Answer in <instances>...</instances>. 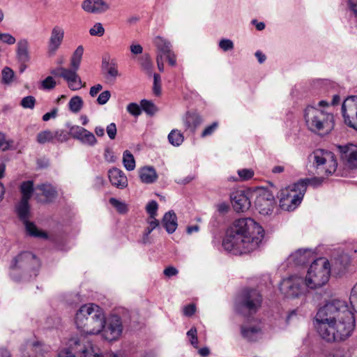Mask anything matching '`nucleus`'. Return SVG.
Segmentation results:
<instances>
[{"label": "nucleus", "instance_id": "27", "mask_svg": "<svg viewBox=\"0 0 357 357\" xmlns=\"http://www.w3.org/2000/svg\"><path fill=\"white\" fill-rule=\"evenodd\" d=\"M313 259V252L310 249H298L289 256V260L297 266H303Z\"/></svg>", "mask_w": 357, "mask_h": 357}, {"label": "nucleus", "instance_id": "14", "mask_svg": "<svg viewBox=\"0 0 357 357\" xmlns=\"http://www.w3.org/2000/svg\"><path fill=\"white\" fill-rule=\"evenodd\" d=\"M341 110L344 123L357 131V96L347 98L342 105Z\"/></svg>", "mask_w": 357, "mask_h": 357}, {"label": "nucleus", "instance_id": "13", "mask_svg": "<svg viewBox=\"0 0 357 357\" xmlns=\"http://www.w3.org/2000/svg\"><path fill=\"white\" fill-rule=\"evenodd\" d=\"M313 158L317 169H324L326 176L335 172L337 163L331 152L324 149H317L313 152Z\"/></svg>", "mask_w": 357, "mask_h": 357}, {"label": "nucleus", "instance_id": "7", "mask_svg": "<svg viewBox=\"0 0 357 357\" xmlns=\"http://www.w3.org/2000/svg\"><path fill=\"white\" fill-rule=\"evenodd\" d=\"M330 274L331 266L328 259L322 257L313 259L305 279V285L312 289L319 288L326 284Z\"/></svg>", "mask_w": 357, "mask_h": 357}, {"label": "nucleus", "instance_id": "6", "mask_svg": "<svg viewBox=\"0 0 357 357\" xmlns=\"http://www.w3.org/2000/svg\"><path fill=\"white\" fill-rule=\"evenodd\" d=\"M320 337L326 342L342 341L349 337L354 328V322L314 323Z\"/></svg>", "mask_w": 357, "mask_h": 357}, {"label": "nucleus", "instance_id": "33", "mask_svg": "<svg viewBox=\"0 0 357 357\" xmlns=\"http://www.w3.org/2000/svg\"><path fill=\"white\" fill-rule=\"evenodd\" d=\"M84 47L82 45L78 46L73 52L70 59L71 68H74L75 70L79 69L82 59Z\"/></svg>", "mask_w": 357, "mask_h": 357}, {"label": "nucleus", "instance_id": "32", "mask_svg": "<svg viewBox=\"0 0 357 357\" xmlns=\"http://www.w3.org/2000/svg\"><path fill=\"white\" fill-rule=\"evenodd\" d=\"M169 142L174 146H179L184 141L183 133L177 130L173 129L167 136Z\"/></svg>", "mask_w": 357, "mask_h": 357}, {"label": "nucleus", "instance_id": "41", "mask_svg": "<svg viewBox=\"0 0 357 357\" xmlns=\"http://www.w3.org/2000/svg\"><path fill=\"white\" fill-rule=\"evenodd\" d=\"M158 208V204L155 200H151L147 204L146 210V212L149 214L150 219H156L155 217L157 215Z\"/></svg>", "mask_w": 357, "mask_h": 357}, {"label": "nucleus", "instance_id": "4", "mask_svg": "<svg viewBox=\"0 0 357 357\" xmlns=\"http://www.w3.org/2000/svg\"><path fill=\"white\" fill-rule=\"evenodd\" d=\"M40 267L39 259L31 252H22L12 261L11 278L17 282L36 277Z\"/></svg>", "mask_w": 357, "mask_h": 357}, {"label": "nucleus", "instance_id": "37", "mask_svg": "<svg viewBox=\"0 0 357 357\" xmlns=\"http://www.w3.org/2000/svg\"><path fill=\"white\" fill-rule=\"evenodd\" d=\"M141 107L142 110L151 116L154 115L158 111V109L153 102L146 99L141 100Z\"/></svg>", "mask_w": 357, "mask_h": 357}, {"label": "nucleus", "instance_id": "63", "mask_svg": "<svg viewBox=\"0 0 357 357\" xmlns=\"http://www.w3.org/2000/svg\"><path fill=\"white\" fill-rule=\"evenodd\" d=\"M57 112L58 109L54 108L51 112H47L43 116V120L44 121H47L52 118H55L57 115Z\"/></svg>", "mask_w": 357, "mask_h": 357}, {"label": "nucleus", "instance_id": "2", "mask_svg": "<svg viewBox=\"0 0 357 357\" xmlns=\"http://www.w3.org/2000/svg\"><path fill=\"white\" fill-rule=\"evenodd\" d=\"M104 312L98 305L93 303L82 305L77 311L75 323L77 328L83 334L97 335L102 328Z\"/></svg>", "mask_w": 357, "mask_h": 357}, {"label": "nucleus", "instance_id": "36", "mask_svg": "<svg viewBox=\"0 0 357 357\" xmlns=\"http://www.w3.org/2000/svg\"><path fill=\"white\" fill-rule=\"evenodd\" d=\"M123 163L128 171H132L135 168V160L134 156L128 150L123 152Z\"/></svg>", "mask_w": 357, "mask_h": 357}, {"label": "nucleus", "instance_id": "21", "mask_svg": "<svg viewBox=\"0 0 357 357\" xmlns=\"http://www.w3.org/2000/svg\"><path fill=\"white\" fill-rule=\"evenodd\" d=\"M64 37V30L59 26L53 27L48 44L50 55H54L61 46Z\"/></svg>", "mask_w": 357, "mask_h": 357}, {"label": "nucleus", "instance_id": "55", "mask_svg": "<svg viewBox=\"0 0 357 357\" xmlns=\"http://www.w3.org/2000/svg\"><path fill=\"white\" fill-rule=\"evenodd\" d=\"M218 128V123L213 122L210 126H208L202 132V137H204L211 135Z\"/></svg>", "mask_w": 357, "mask_h": 357}, {"label": "nucleus", "instance_id": "53", "mask_svg": "<svg viewBox=\"0 0 357 357\" xmlns=\"http://www.w3.org/2000/svg\"><path fill=\"white\" fill-rule=\"evenodd\" d=\"M104 158L108 162H114L116 160L112 150L110 148H105L104 151Z\"/></svg>", "mask_w": 357, "mask_h": 357}, {"label": "nucleus", "instance_id": "64", "mask_svg": "<svg viewBox=\"0 0 357 357\" xmlns=\"http://www.w3.org/2000/svg\"><path fill=\"white\" fill-rule=\"evenodd\" d=\"M102 89V86L100 84H97L91 87L89 94L91 97H95Z\"/></svg>", "mask_w": 357, "mask_h": 357}, {"label": "nucleus", "instance_id": "61", "mask_svg": "<svg viewBox=\"0 0 357 357\" xmlns=\"http://www.w3.org/2000/svg\"><path fill=\"white\" fill-rule=\"evenodd\" d=\"M196 307L194 304H190L185 306L183 309V312L185 316L190 317L195 314Z\"/></svg>", "mask_w": 357, "mask_h": 357}, {"label": "nucleus", "instance_id": "1", "mask_svg": "<svg viewBox=\"0 0 357 357\" xmlns=\"http://www.w3.org/2000/svg\"><path fill=\"white\" fill-rule=\"evenodd\" d=\"M264 237L263 227L253 219L240 218L227 229L222 247L235 255H241L258 248Z\"/></svg>", "mask_w": 357, "mask_h": 357}, {"label": "nucleus", "instance_id": "30", "mask_svg": "<svg viewBox=\"0 0 357 357\" xmlns=\"http://www.w3.org/2000/svg\"><path fill=\"white\" fill-rule=\"evenodd\" d=\"M37 189L40 190L45 197L46 202H50L57 197V191L52 185L41 184L37 186Z\"/></svg>", "mask_w": 357, "mask_h": 357}, {"label": "nucleus", "instance_id": "8", "mask_svg": "<svg viewBox=\"0 0 357 357\" xmlns=\"http://www.w3.org/2000/svg\"><path fill=\"white\" fill-rule=\"evenodd\" d=\"M304 118L307 126L314 132L327 133L333 128V115L313 106L308 105L305 108Z\"/></svg>", "mask_w": 357, "mask_h": 357}, {"label": "nucleus", "instance_id": "26", "mask_svg": "<svg viewBox=\"0 0 357 357\" xmlns=\"http://www.w3.org/2000/svg\"><path fill=\"white\" fill-rule=\"evenodd\" d=\"M108 177L112 185L124 189L128 186V179L123 172L113 167L108 171Z\"/></svg>", "mask_w": 357, "mask_h": 357}, {"label": "nucleus", "instance_id": "10", "mask_svg": "<svg viewBox=\"0 0 357 357\" xmlns=\"http://www.w3.org/2000/svg\"><path fill=\"white\" fill-rule=\"evenodd\" d=\"M102 328L100 333L102 338L108 342L118 340L123 331V320L122 317L114 312L105 317L104 315Z\"/></svg>", "mask_w": 357, "mask_h": 357}, {"label": "nucleus", "instance_id": "12", "mask_svg": "<svg viewBox=\"0 0 357 357\" xmlns=\"http://www.w3.org/2000/svg\"><path fill=\"white\" fill-rule=\"evenodd\" d=\"M305 287V281L296 275L283 279L280 282V290L287 298H296L301 294Z\"/></svg>", "mask_w": 357, "mask_h": 357}, {"label": "nucleus", "instance_id": "29", "mask_svg": "<svg viewBox=\"0 0 357 357\" xmlns=\"http://www.w3.org/2000/svg\"><path fill=\"white\" fill-rule=\"evenodd\" d=\"M139 177L144 183H153L158 178L155 169L152 167H144L139 170Z\"/></svg>", "mask_w": 357, "mask_h": 357}, {"label": "nucleus", "instance_id": "22", "mask_svg": "<svg viewBox=\"0 0 357 357\" xmlns=\"http://www.w3.org/2000/svg\"><path fill=\"white\" fill-rule=\"evenodd\" d=\"M29 43L26 38L20 39L16 45V60L19 63H27L31 61Z\"/></svg>", "mask_w": 357, "mask_h": 357}, {"label": "nucleus", "instance_id": "11", "mask_svg": "<svg viewBox=\"0 0 357 357\" xmlns=\"http://www.w3.org/2000/svg\"><path fill=\"white\" fill-rule=\"evenodd\" d=\"M28 200L21 199L16 205L15 211L19 219L24 224L26 231L29 235L34 237L47 238V234L44 231H38L36 225L29 221L30 206Z\"/></svg>", "mask_w": 357, "mask_h": 357}, {"label": "nucleus", "instance_id": "31", "mask_svg": "<svg viewBox=\"0 0 357 357\" xmlns=\"http://www.w3.org/2000/svg\"><path fill=\"white\" fill-rule=\"evenodd\" d=\"M20 189L22 193L21 199L29 201L34 191L33 182L32 181H23L20 185Z\"/></svg>", "mask_w": 357, "mask_h": 357}, {"label": "nucleus", "instance_id": "44", "mask_svg": "<svg viewBox=\"0 0 357 357\" xmlns=\"http://www.w3.org/2000/svg\"><path fill=\"white\" fill-rule=\"evenodd\" d=\"M35 103L36 98L32 96H28L22 99L20 105L25 109H33Z\"/></svg>", "mask_w": 357, "mask_h": 357}, {"label": "nucleus", "instance_id": "58", "mask_svg": "<svg viewBox=\"0 0 357 357\" xmlns=\"http://www.w3.org/2000/svg\"><path fill=\"white\" fill-rule=\"evenodd\" d=\"M217 211L219 213L225 215L229 210V205L226 202H222L216 206Z\"/></svg>", "mask_w": 357, "mask_h": 357}, {"label": "nucleus", "instance_id": "25", "mask_svg": "<svg viewBox=\"0 0 357 357\" xmlns=\"http://www.w3.org/2000/svg\"><path fill=\"white\" fill-rule=\"evenodd\" d=\"M77 70L74 68L63 70V73L60 74V77H63L68 84V87L72 91L80 89L83 85L81 78L77 73Z\"/></svg>", "mask_w": 357, "mask_h": 357}, {"label": "nucleus", "instance_id": "19", "mask_svg": "<svg viewBox=\"0 0 357 357\" xmlns=\"http://www.w3.org/2000/svg\"><path fill=\"white\" fill-rule=\"evenodd\" d=\"M231 202L236 212H244L249 209L251 202L247 195L241 190L233 192L230 195Z\"/></svg>", "mask_w": 357, "mask_h": 357}, {"label": "nucleus", "instance_id": "47", "mask_svg": "<svg viewBox=\"0 0 357 357\" xmlns=\"http://www.w3.org/2000/svg\"><path fill=\"white\" fill-rule=\"evenodd\" d=\"M349 301L353 310L357 313V283L351 289Z\"/></svg>", "mask_w": 357, "mask_h": 357}, {"label": "nucleus", "instance_id": "43", "mask_svg": "<svg viewBox=\"0 0 357 357\" xmlns=\"http://www.w3.org/2000/svg\"><path fill=\"white\" fill-rule=\"evenodd\" d=\"M13 143L12 139L6 140V135L0 132V149L3 151H8L11 149V146Z\"/></svg>", "mask_w": 357, "mask_h": 357}, {"label": "nucleus", "instance_id": "42", "mask_svg": "<svg viewBox=\"0 0 357 357\" xmlns=\"http://www.w3.org/2000/svg\"><path fill=\"white\" fill-rule=\"evenodd\" d=\"M109 203L116 208L120 213H125L127 212L128 208L125 203L121 202L116 198L112 197L109 199Z\"/></svg>", "mask_w": 357, "mask_h": 357}, {"label": "nucleus", "instance_id": "35", "mask_svg": "<svg viewBox=\"0 0 357 357\" xmlns=\"http://www.w3.org/2000/svg\"><path fill=\"white\" fill-rule=\"evenodd\" d=\"M84 102L79 96L72 97L68 102L69 109L73 113L79 112L82 108Z\"/></svg>", "mask_w": 357, "mask_h": 357}, {"label": "nucleus", "instance_id": "46", "mask_svg": "<svg viewBox=\"0 0 357 357\" xmlns=\"http://www.w3.org/2000/svg\"><path fill=\"white\" fill-rule=\"evenodd\" d=\"M238 175L240 180L248 181L252 178L254 172L252 169H242L238 170Z\"/></svg>", "mask_w": 357, "mask_h": 357}, {"label": "nucleus", "instance_id": "60", "mask_svg": "<svg viewBox=\"0 0 357 357\" xmlns=\"http://www.w3.org/2000/svg\"><path fill=\"white\" fill-rule=\"evenodd\" d=\"M178 273V270L173 266H168L163 271L164 275L168 278L174 276V275H177Z\"/></svg>", "mask_w": 357, "mask_h": 357}, {"label": "nucleus", "instance_id": "38", "mask_svg": "<svg viewBox=\"0 0 357 357\" xmlns=\"http://www.w3.org/2000/svg\"><path fill=\"white\" fill-rule=\"evenodd\" d=\"M102 70L107 79L112 78V79H115L119 75L117 66L114 62H112V65L109 66L107 68H105Z\"/></svg>", "mask_w": 357, "mask_h": 357}, {"label": "nucleus", "instance_id": "34", "mask_svg": "<svg viewBox=\"0 0 357 357\" xmlns=\"http://www.w3.org/2000/svg\"><path fill=\"white\" fill-rule=\"evenodd\" d=\"M33 351V354L28 357H43L44 354L47 351V348L40 342H34L28 344Z\"/></svg>", "mask_w": 357, "mask_h": 357}, {"label": "nucleus", "instance_id": "54", "mask_svg": "<svg viewBox=\"0 0 357 357\" xmlns=\"http://www.w3.org/2000/svg\"><path fill=\"white\" fill-rule=\"evenodd\" d=\"M106 131L108 135V137L111 139H114L116 135V126L114 123H111L106 128Z\"/></svg>", "mask_w": 357, "mask_h": 357}, {"label": "nucleus", "instance_id": "49", "mask_svg": "<svg viewBox=\"0 0 357 357\" xmlns=\"http://www.w3.org/2000/svg\"><path fill=\"white\" fill-rule=\"evenodd\" d=\"M127 111L132 116H138L142 113L141 105H139L137 103L132 102L128 105Z\"/></svg>", "mask_w": 357, "mask_h": 357}, {"label": "nucleus", "instance_id": "24", "mask_svg": "<svg viewBox=\"0 0 357 357\" xmlns=\"http://www.w3.org/2000/svg\"><path fill=\"white\" fill-rule=\"evenodd\" d=\"M241 333L243 338L250 342H256L261 338L262 331L259 324H244L241 326Z\"/></svg>", "mask_w": 357, "mask_h": 357}, {"label": "nucleus", "instance_id": "15", "mask_svg": "<svg viewBox=\"0 0 357 357\" xmlns=\"http://www.w3.org/2000/svg\"><path fill=\"white\" fill-rule=\"evenodd\" d=\"M70 347L79 357H103L100 349L85 337L71 340Z\"/></svg>", "mask_w": 357, "mask_h": 357}, {"label": "nucleus", "instance_id": "17", "mask_svg": "<svg viewBox=\"0 0 357 357\" xmlns=\"http://www.w3.org/2000/svg\"><path fill=\"white\" fill-rule=\"evenodd\" d=\"M69 134L73 138L79 140L83 144L93 146L97 143V139L92 132L79 126H71Z\"/></svg>", "mask_w": 357, "mask_h": 357}, {"label": "nucleus", "instance_id": "40", "mask_svg": "<svg viewBox=\"0 0 357 357\" xmlns=\"http://www.w3.org/2000/svg\"><path fill=\"white\" fill-rule=\"evenodd\" d=\"M2 82L8 84L12 82L15 73L14 71L9 67H5L2 71Z\"/></svg>", "mask_w": 357, "mask_h": 357}, {"label": "nucleus", "instance_id": "9", "mask_svg": "<svg viewBox=\"0 0 357 357\" xmlns=\"http://www.w3.org/2000/svg\"><path fill=\"white\" fill-rule=\"evenodd\" d=\"M262 297L255 289L246 288L236 298L235 309L241 314L246 316L257 312L261 307Z\"/></svg>", "mask_w": 357, "mask_h": 357}, {"label": "nucleus", "instance_id": "57", "mask_svg": "<svg viewBox=\"0 0 357 357\" xmlns=\"http://www.w3.org/2000/svg\"><path fill=\"white\" fill-rule=\"evenodd\" d=\"M195 177H196V176L195 174H190L183 178H176L175 180V182L177 184L184 185H186V184L190 183L192 181H193L195 178Z\"/></svg>", "mask_w": 357, "mask_h": 357}, {"label": "nucleus", "instance_id": "20", "mask_svg": "<svg viewBox=\"0 0 357 357\" xmlns=\"http://www.w3.org/2000/svg\"><path fill=\"white\" fill-rule=\"evenodd\" d=\"M338 149L342 159L346 160L350 167H357V145L349 144L339 146Z\"/></svg>", "mask_w": 357, "mask_h": 357}, {"label": "nucleus", "instance_id": "28", "mask_svg": "<svg viewBox=\"0 0 357 357\" xmlns=\"http://www.w3.org/2000/svg\"><path fill=\"white\" fill-rule=\"evenodd\" d=\"M162 224L168 234H173L178 226L177 217L173 211H169L164 215Z\"/></svg>", "mask_w": 357, "mask_h": 357}, {"label": "nucleus", "instance_id": "39", "mask_svg": "<svg viewBox=\"0 0 357 357\" xmlns=\"http://www.w3.org/2000/svg\"><path fill=\"white\" fill-rule=\"evenodd\" d=\"M54 139L53 132L47 130L39 132L37 135V142L39 144H45L51 142Z\"/></svg>", "mask_w": 357, "mask_h": 357}, {"label": "nucleus", "instance_id": "52", "mask_svg": "<svg viewBox=\"0 0 357 357\" xmlns=\"http://www.w3.org/2000/svg\"><path fill=\"white\" fill-rule=\"evenodd\" d=\"M111 97V93L109 91H102L98 97L97 98V102L99 105H105L107 102V101L109 100Z\"/></svg>", "mask_w": 357, "mask_h": 357}, {"label": "nucleus", "instance_id": "45", "mask_svg": "<svg viewBox=\"0 0 357 357\" xmlns=\"http://www.w3.org/2000/svg\"><path fill=\"white\" fill-rule=\"evenodd\" d=\"M56 82L52 76L47 77L41 82V88L44 90H52L56 86Z\"/></svg>", "mask_w": 357, "mask_h": 357}, {"label": "nucleus", "instance_id": "59", "mask_svg": "<svg viewBox=\"0 0 357 357\" xmlns=\"http://www.w3.org/2000/svg\"><path fill=\"white\" fill-rule=\"evenodd\" d=\"M348 8L350 12L357 17V0H348Z\"/></svg>", "mask_w": 357, "mask_h": 357}, {"label": "nucleus", "instance_id": "5", "mask_svg": "<svg viewBox=\"0 0 357 357\" xmlns=\"http://www.w3.org/2000/svg\"><path fill=\"white\" fill-rule=\"evenodd\" d=\"M315 323L355 322L354 314L344 301L333 300L320 307L314 319Z\"/></svg>", "mask_w": 357, "mask_h": 357}, {"label": "nucleus", "instance_id": "62", "mask_svg": "<svg viewBox=\"0 0 357 357\" xmlns=\"http://www.w3.org/2000/svg\"><path fill=\"white\" fill-rule=\"evenodd\" d=\"M2 41L8 45H13L15 43L16 40L14 36L8 33H4Z\"/></svg>", "mask_w": 357, "mask_h": 357}, {"label": "nucleus", "instance_id": "48", "mask_svg": "<svg viewBox=\"0 0 357 357\" xmlns=\"http://www.w3.org/2000/svg\"><path fill=\"white\" fill-rule=\"evenodd\" d=\"M105 33V29L101 23H96L92 28L89 30V33L91 36H102Z\"/></svg>", "mask_w": 357, "mask_h": 357}, {"label": "nucleus", "instance_id": "50", "mask_svg": "<svg viewBox=\"0 0 357 357\" xmlns=\"http://www.w3.org/2000/svg\"><path fill=\"white\" fill-rule=\"evenodd\" d=\"M219 47L224 52L231 50L234 47V43L230 39L223 38L219 42Z\"/></svg>", "mask_w": 357, "mask_h": 357}, {"label": "nucleus", "instance_id": "56", "mask_svg": "<svg viewBox=\"0 0 357 357\" xmlns=\"http://www.w3.org/2000/svg\"><path fill=\"white\" fill-rule=\"evenodd\" d=\"M149 227L144 230L146 235L150 234L153 229L159 227V221L157 219H151V220H149Z\"/></svg>", "mask_w": 357, "mask_h": 357}, {"label": "nucleus", "instance_id": "23", "mask_svg": "<svg viewBox=\"0 0 357 357\" xmlns=\"http://www.w3.org/2000/svg\"><path fill=\"white\" fill-rule=\"evenodd\" d=\"M82 9L89 13H103L109 9V6L104 0H84Z\"/></svg>", "mask_w": 357, "mask_h": 357}, {"label": "nucleus", "instance_id": "3", "mask_svg": "<svg viewBox=\"0 0 357 357\" xmlns=\"http://www.w3.org/2000/svg\"><path fill=\"white\" fill-rule=\"evenodd\" d=\"M322 181L321 178H306L282 189L280 195V207L289 211L295 209L301 203L307 185L316 188L321 185Z\"/></svg>", "mask_w": 357, "mask_h": 357}, {"label": "nucleus", "instance_id": "51", "mask_svg": "<svg viewBox=\"0 0 357 357\" xmlns=\"http://www.w3.org/2000/svg\"><path fill=\"white\" fill-rule=\"evenodd\" d=\"M69 132L68 133L65 130H58L53 132L54 139H56L57 141L63 142L68 139Z\"/></svg>", "mask_w": 357, "mask_h": 357}, {"label": "nucleus", "instance_id": "18", "mask_svg": "<svg viewBox=\"0 0 357 357\" xmlns=\"http://www.w3.org/2000/svg\"><path fill=\"white\" fill-rule=\"evenodd\" d=\"M154 44L159 52L158 54H162V57L165 56L169 64L172 66H174L176 63V59L172 51L171 43L161 36H157L154 39Z\"/></svg>", "mask_w": 357, "mask_h": 357}, {"label": "nucleus", "instance_id": "16", "mask_svg": "<svg viewBox=\"0 0 357 357\" xmlns=\"http://www.w3.org/2000/svg\"><path fill=\"white\" fill-rule=\"evenodd\" d=\"M255 208L263 215L271 214L275 206V200L273 193L266 189H262L257 192L255 201Z\"/></svg>", "mask_w": 357, "mask_h": 357}]
</instances>
